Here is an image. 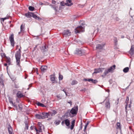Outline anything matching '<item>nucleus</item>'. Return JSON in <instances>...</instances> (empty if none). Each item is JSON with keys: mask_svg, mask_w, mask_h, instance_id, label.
Here are the masks:
<instances>
[{"mask_svg": "<svg viewBox=\"0 0 134 134\" xmlns=\"http://www.w3.org/2000/svg\"><path fill=\"white\" fill-rule=\"evenodd\" d=\"M81 25L82 26H79L75 29V31L76 33H79L84 31L85 26L84 24H82Z\"/></svg>", "mask_w": 134, "mask_h": 134, "instance_id": "1", "label": "nucleus"}, {"mask_svg": "<svg viewBox=\"0 0 134 134\" xmlns=\"http://www.w3.org/2000/svg\"><path fill=\"white\" fill-rule=\"evenodd\" d=\"M116 66L114 65L113 66H111L110 68L107 70H105L104 73V74L102 75V76L103 77L106 76L109 72H111L112 70H114L115 69Z\"/></svg>", "mask_w": 134, "mask_h": 134, "instance_id": "2", "label": "nucleus"}, {"mask_svg": "<svg viewBox=\"0 0 134 134\" xmlns=\"http://www.w3.org/2000/svg\"><path fill=\"white\" fill-rule=\"evenodd\" d=\"M78 110V106L76 105L73 107L71 110H70V113L73 117L74 116L76 115Z\"/></svg>", "mask_w": 134, "mask_h": 134, "instance_id": "3", "label": "nucleus"}, {"mask_svg": "<svg viewBox=\"0 0 134 134\" xmlns=\"http://www.w3.org/2000/svg\"><path fill=\"white\" fill-rule=\"evenodd\" d=\"M9 39L11 43V45L13 47L14 46V35L12 34L9 37Z\"/></svg>", "mask_w": 134, "mask_h": 134, "instance_id": "4", "label": "nucleus"}, {"mask_svg": "<svg viewBox=\"0 0 134 134\" xmlns=\"http://www.w3.org/2000/svg\"><path fill=\"white\" fill-rule=\"evenodd\" d=\"M63 35L65 37L69 36L71 35V32L68 30H65L63 33Z\"/></svg>", "mask_w": 134, "mask_h": 134, "instance_id": "5", "label": "nucleus"}, {"mask_svg": "<svg viewBox=\"0 0 134 134\" xmlns=\"http://www.w3.org/2000/svg\"><path fill=\"white\" fill-rule=\"evenodd\" d=\"M104 68H102L96 69L94 70L95 71L93 72V74H94V73H97L102 72V71L104 70Z\"/></svg>", "mask_w": 134, "mask_h": 134, "instance_id": "6", "label": "nucleus"}, {"mask_svg": "<svg viewBox=\"0 0 134 134\" xmlns=\"http://www.w3.org/2000/svg\"><path fill=\"white\" fill-rule=\"evenodd\" d=\"M48 48V46H47L46 45L44 46H42L40 48L41 51L43 52H44L47 51Z\"/></svg>", "mask_w": 134, "mask_h": 134, "instance_id": "7", "label": "nucleus"}, {"mask_svg": "<svg viewBox=\"0 0 134 134\" xmlns=\"http://www.w3.org/2000/svg\"><path fill=\"white\" fill-rule=\"evenodd\" d=\"M75 53L78 55H80V56L82 55V52L81 50L78 49H76Z\"/></svg>", "mask_w": 134, "mask_h": 134, "instance_id": "8", "label": "nucleus"}, {"mask_svg": "<svg viewBox=\"0 0 134 134\" xmlns=\"http://www.w3.org/2000/svg\"><path fill=\"white\" fill-rule=\"evenodd\" d=\"M48 113L49 116H53L54 115L56 114L57 113V112L55 110H53Z\"/></svg>", "mask_w": 134, "mask_h": 134, "instance_id": "9", "label": "nucleus"}, {"mask_svg": "<svg viewBox=\"0 0 134 134\" xmlns=\"http://www.w3.org/2000/svg\"><path fill=\"white\" fill-rule=\"evenodd\" d=\"M129 53L131 56L134 54V45L131 46V48L129 51Z\"/></svg>", "mask_w": 134, "mask_h": 134, "instance_id": "10", "label": "nucleus"}, {"mask_svg": "<svg viewBox=\"0 0 134 134\" xmlns=\"http://www.w3.org/2000/svg\"><path fill=\"white\" fill-rule=\"evenodd\" d=\"M71 114V113H70V110H68L65 113V115L67 117H73L72 115Z\"/></svg>", "mask_w": 134, "mask_h": 134, "instance_id": "11", "label": "nucleus"}, {"mask_svg": "<svg viewBox=\"0 0 134 134\" xmlns=\"http://www.w3.org/2000/svg\"><path fill=\"white\" fill-rule=\"evenodd\" d=\"M105 44H98L97 45L96 48L98 49H102L105 45Z\"/></svg>", "mask_w": 134, "mask_h": 134, "instance_id": "12", "label": "nucleus"}, {"mask_svg": "<svg viewBox=\"0 0 134 134\" xmlns=\"http://www.w3.org/2000/svg\"><path fill=\"white\" fill-rule=\"evenodd\" d=\"M66 1V2L65 3V4L66 6H69L73 4L71 2V0H67Z\"/></svg>", "mask_w": 134, "mask_h": 134, "instance_id": "13", "label": "nucleus"}, {"mask_svg": "<svg viewBox=\"0 0 134 134\" xmlns=\"http://www.w3.org/2000/svg\"><path fill=\"white\" fill-rule=\"evenodd\" d=\"M21 53L19 52H16L15 54L16 59H20L21 58Z\"/></svg>", "mask_w": 134, "mask_h": 134, "instance_id": "14", "label": "nucleus"}, {"mask_svg": "<svg viewBox=\"0 0 134 134\" xmlns=\"http://www.w3.org/2000/svg\"><path fill=\"white\" fill-rule=\"evenodd\" d=\"M42 119H44L46 118H48V116H49V113H42Z\"/></svg>", "mask_w": 134, "mask_h": 134, "instance_id": "15", "label": "nucleus"}, {"mask_svg": "<svg viewBox=\"0 0 134 134\" xmlns=\"http://www.w3.org/2000/svg\"><path fill=\"white\" fill-rule=\"evenodd\" d=\"M47 67L46 66H42L41 68V69L42 71L45 72L47 69Z\"/></svg>", "mask_w": 134, "mask_h": 134, "instance_id": "16", "label": "nucleus"}, {"mask_svg": "<svg viewBox=\"0 0 134 134\" xmlns=\"http://www.w3.org/2000/svg\"><path fill=\"white\" fill-rule=\"evenodd\" d=\"M17 97L19 98H21L23 97H24L25 96L23 95L21 92L20 91H18L16 94Z\"/></svg>", "mask_w": 134, "mask_h": 134, "instance_id": "17", "label": "nucleus"}, {"mask_svg": "<svg viewBox=\"0 0 134 134\" xmlns=\"http://www.w3.org/2000/svg\"><path fill=\"white\" fill-rule=\"evenodd\" d=\"M105 107L109 109L110 107V103L109 100H107L105 104Z\"/></svg>", "mask_w": 134, "mask_h": 134, "instance_id": "18", "label": "nucleus"}, {"mask_svg": "<svg viewBox=\"0 0 134 134\" xmlns=\"http://www.w3.org/2000/svg\"><path fill=\"white\" fill-rule=\"evenodd\" d=\"M31 17H33L34 18L36 19H38L39 20H41L42 19L37 16L35 14L33 13H32Z\"/></svg>", "mask_w": 134, "mask_h": 134, "instance_id": "19", "label": "nucleus"}, {"mask_svg": "<svg viewBox=\"0 0 134 134\" xmlns=\"http://www.w3.org/2000/svg\"><path fill=\"white\" fill-rule=\"evenodd\" d=\"M9 102H10V103L11 104H12V105H13V106L15 108L16 110H18V109L17 107V106L16 105H15V103H13V101L10 99H9Z\"/></svg>", "mask_w": 134, "mask_h": 134, "instance_id": "20", "label": "nucleus"}, {"mask_svg": "<svg viewBox=\"0 0 134 134\" xmlns=\"http://www.w3.org/2000/svg\"><path fill=\"white\" fill-rule=\"evenodd\" d=\"M50 78L51 81H52L53 83H55L57 82V81L55 80V78L53 75H51Z\"/></svg>", "mask_w": 134, "mask_h": 134, "instance_id": "21", "label": "nucleus"}, {"mask_svg": "<svg viewBox=\"0 0 134 134\" xmlns=\"http://www.w3.org/2000/svg\"><path fill=\"white\" fill-rule=\"evenodd\" d=\"M75 120H73L71 122V126L70 129L71 130H72L74 127L75 125Z\"/></svg>", "mask_w": 134, "mask_h": 134, "instance_id": "22", "label": "nucleus"}, {"mask_svg": "<svg viewBox=\"0 0 134 134\" xmlns=\"http://www.w3.org/2000/svg\"><path fill=\"white\" fill-rule=\"evenodd\" d=\"M65 123L66 125L68 126L70 125V121L68 119H66L64 120Z\"/></svg>", "mask_w": 134, "mask_h": 134, "instance_id": "23", "label": "nucleus"}, {"mask_svg": "<svg viewBox=\"0 0 134 134\" xmlns=\"http://www.w3.org/2000/svg\"><path fill=\"white\" fill-rule=\"evenodd\" d=\"M32 13L28 12L25 14V16L28 18H30L31 17Z\"/></svg>", "mask_w": 134, "mask_h": 134, "instance_id": "24", "label": "nucleus"}, {"mask_svg": "<svg viewBox=\"0 0 134 134\" xmlns=\"http://www.w3.org/2000/svg\"><path fill=\"white\" fill-rule=\"evenodd\" d=\"M24 26L21 25L20 26V31L18 32V34H19L21 32H23L24 30Z\"/></svg>", "mask_w": 134, "mask_h": 134, "instance_id": "25", "label": "nucleus"}, {"mask_svg": "<svg viewBox=\"0 0 134 134\" xmlns=\"http://www.w3.org/2000/svg\"><path fill=\"white\" fill-rule=\"evenodd\" d=\"M35 116L36 118L39 119H43L42 116L39 114H36Z\"/></svg>", "mask_w": 134, "mask_h": 134, "instance_id": "26", "label": "nucleus"}, {"mask_svg": "<svg viewBox=\"0 0 134 134\" xmlns=\"http://www.w3.org/2000/svg\"><path fill=\"white\" fill-rule=\"evenodd\" d=\"M9 126L8 127V130L9 133L12 132V129L10 125H9Z\"/></svg>", "mask_w": 134, "mask_h": 134, "instance_id": "27", "label": "nucleus"}, {"mask_svg": "<svg viewBox=\"0 0 134 134\" xmlns=\"http://www.w3.org/2000/svg\"><path fill=\"white\" fill-rule=\"evenodd\" d=\"M25 129H26L27 130H28V121L27 120H26L25 122Z\"/></svg>", "mask_w": 134, "mask_h": 134, "instance_id": "28", "label": "nucleus"}, {"mask_svg": "<svg viewBox=\"0 0 134 134\" xmlns=\"http://www.w3.org/2000/svg\"><path fill=\"white\" fill-rule=\"evenodd\" d=\"M20 59H16V64L17 65H18L19 67L20 66Z\"/></svg>", "mask_w": 134, "mask_h": 134, "instance_id": "29", "label": "nucleus"}, {"mask_svg": "<svg viewBox=\"0 0 134 134\" xmlns=\"http://www.w3.org/2000/svg\"><path fill=\"white\" fill-rule=\"evenodd\" d=\"M78 82L77 81L75 80H73L71 83V84L72 85L76 84Z\"/></svg>", "mask_w": 134, "mask_h": 134, "instance_id": "30", "label": "nucleus"}, {"mask_svg": "<svg viewBox=\"0 0 134 134\" xmlns=\"http://www.w3.org/2000/svg\"><path fill=\"white\" fill-rule=\"evenodd\" d=\"M129 68L128 67H126L123 69V71L125 73H126L129 71Z\"/></svg>", "mask_w": 134, "mask_h": 134, "instance_id": "31", "label": "nucleus"}, {"mask_svg": "<svg viewBox=\"0 0 134 134\" xmlns=\"http://www.w3.org/2000/svg\"><path fill=\"white\" fill-rule=\"evenodd\" d=\"M37 104L38 106H40L42 107H46L43 104L39 102L37 103Z\"/></svg>", "mask_w": 134, "mask_h": 134, "instance_id": "32", "label": "nucleus"}, {"mask_svg": "<svg viewBox=\"0 0 134 134\" xmlns=\"http://www.w3.org/2000/svg\"><path fill=\"white\" fill-rule=\"evenodd\" d=\"M52 8L55 11H57V10L56 8H57V7L55 6V5H50Z\"/></svg>", "mask_w": 134, "mask_h": 134, "instance_id": "33", "label": "nucleus"}, {"mask_svg": "<svg viewBox=\"0 0 134 134\" xmlns=\"http://www.w3.org/2000/svg\"><path fill=\"white\" fill-rule=\"evenodd\" d=\"M10 60L11 59L10 58H7L6 60V62L9 65H10Z\"/></svg>", "mask_w": 134, "mask_h": 134, "instance_id": "34", "label": "nucleus"}, {"mask_svg": "<svg viewBox=\"0 0 134 134\" xmlns=\"http://www.w3.org/2000/svg\"><path fill=\"white\" fill-rule=\"evenodd\" d=\"M61 122V121L60 120H56L55 121L54 123L56 125H57L59 124Z\"/></svg>", "mask_w": 134, "mask_h": 134, "instance_id": "35", "label": "nucleus"}, {"mask_svg": "<svg viewBox=\"0 0 134 134\" xmlns=\"http://www.w3.org/2000/svg\"><path fill=\"white\" fill-rule=\"evenodd\" d=\"M129 102V101H127L126 100L125 101V103L126 104L125 105V109L126 111V112H127V105H128V104Z\"/></svg>", "mask_w": 134, "mask_h": 134, "instance_id": "36", "label": "nucleus"}, {"mask_svg": "<svg viewBox=\"0 0 134 134\" xmlns=\"http://www.w3.org/2000/svg\"><path fill=\"white\" fill-rule=\"evenodd\" d=\"M41 126H40L38 128V133H39L40 132H41L42 131V129L41 128L42 126V125H41Z\"/></svg>", "mask_w": 134, "mask_h": 134, "instance_id": "37", "label": "nucleus"}, {"mask_svg": "<svg viewBox=\"0 0 134 134\" xmlns=\"http://www.w3.org/2000/svg\"><path fill=\"white\" fill-rule=\"evenodd\" d=\"M0 83L2 85L4 86V83H3V81L2 78L0 77Z\"/></svg>", "mask_w": 134, "mask_h": 134, "instance_id": "38", "label": "nucleus"}, {"mask_svg": "<svg viewBox=\"0 0 134 134\" xmlns=\"http://www.w3.org/2000/svg\"><path fill=\"white\" fill-rule=\"evenodd\" d=\"M29 9L31 11H33L34 9V7L32 6H29Z\"/></svg>", "mask_w": 134, "mask_h": 134, "instance_id": "39", "label": "nucleus"}, {"mask_svg": "<svg viewBox=\"0 0 134 134\" xmlns=\"http://www.w3.org/2000/svg\"><path fill=\"white\" fill-rule=\"evenodd\" d=\"M114 41L115 45H116L117 44L118 40L116 37H115L114 38Z\"/></svg>", "mask_w": 134, "mask_h": 134, "instance_id": "40", "label": "nucleus"}, {"mask_svg": "<svg viewBox=\"0 0 134 134\" xmlns=\"http://www.w3.org/2000/svg\"><path fill=\"white\" fill-rule=\"evenodd\" d=\"M18 107L19 108V109L20 110H21L23 109V107L21 104H19L18 105Z\"/></svg>", "mask_w": 134, "mask_h": 134, "instance_id": "41", "label": "nucleus"}, {"mask_svg": "<svg viewBox=\"0 0 134 134\" xmlns=\"http://www.w3.org/2000/svg\"><path fill=\"white\" fill-rule=\"evenodd\" d=\"M38 69L37 68H34L32 70V72H34L36 71H37V72H38Z\"/></svg>", "mask_w": 134, "mask_h": 134, "instance_id": "42", "label": "nucleus"}, {"mask_svg": "<svg viewBox=\"0 0 134 134\" xmlns=\"http://www.w3.org/2000/svg\"><path fill=\"white\" fill-rule=\"evenodd\" d=\"M63 76L61 75L60 74H59V79L60 80H62L63 79Z\"/></svg>", "mask_w": 134, "mask_h": 134, "instance_id": "43", "label": "nucleus"}, {"mask_svg": "<svg viewBox=\"0 0 134 134\" xmlns=\"http://www.w3.org/2000/svg\"><path fill=\"white\" fill-rule=\"evenodd\" d=\"M117 128H119L120 129L121 126H120V123L119 122H118L117 124Z\"/></svg>", "mask_w": 134, "mask_h": 134, "instance_id": "44", "label": "nucleus"}, {"mask_svg": "<svg viewBox=\"0 0 134 134\" xmlns=\"http://www.w3.org/2000/svg\"><path fill=\"white\" fill-rule=\"evenodd\" d=\"M92 82L94 83H96L97 82V81L96 80L92 79Z\"/></svg>", "mask_w": 134, "mask_h": 134, "instance_id": "45", "label": "nucleus"}, {"mask_svg": "<svg viewBox=\"0 0 134 134\" xmlns=\"http://www.w3.org/2000/svg\"><path fill=\"white\" fill-rule=\"evenodd\" d=\"M57 97L59 99H61L62 97L60 94L57 95Z\"/></svg>", "mask_w": 134, "mask_h": 134, "instance_id": "46", "label": "nucleus"}, {"mask_svg": "<svg viewBox=\"0 0 134 134\" xmlns=\"http://www.w3.org/2000/svg\"><path fill=\"white\" fill-rule=\"evenodd\" d=\"M17 92V91L16 89H14L13 90V93L14 94H16Z\"/></svg>", "mask_w": 134, "mask_h": 134, "instance_id": "47", "label": "nucleus"}, {"mask_svg": "<svg viewBox=\"0 0 134 134\" xmlns=\"http://www.w3.org/2000/svg\"><path fill=\"white\" fill-rule=\"evenodd\" d=\"M60 4L62 6H64L65 5V3H64V2L63 1L61 2H60Z\"/></svg>", "mask_w": 134, "mask_h": 134, "instance_id": "48", "label": "nucleus"}, {"mask_svg": "<svg viewBox=\"0 0 134 134\" xmlns=\"http://www.w3.org/2000/svg\"><path fill=\"white\" fill-rule=\"evenodd\" d=\"M87 127V125H86L85 126L84 129L83 130V131H85Z\"/></svg>", "mask_w": 134, "mask_h": 134, "instance_id": "49", "label": "nucleus"}, {"mask_svg": "<svg viewBox=\"0 0 134 134\" xmlns=\"http://www.w3.org/2000/svg\"><path fill=\"white\" fill-rule=\"evenodd\" d=\"M34 129H35V130L36 131L37 133H38V130L35 127Z\"/></svg>", "mask_w": 134, "mask_h": 134, "instance_id": "50", "label": "nucleus"}, {"mask_svg": "<svg viewBox=\"0 0 134 134\" xmlns=\"http://www.w3.org/2000/svg\"><path fill=\"white\" fill-rule=\"evenodd\" d=\"M131 101H130V103L129 104V109H130V108H131Z\"/></svg>", "mask_w": 134, "mask_h": 134, "instance_id": "51", "label": "nucleus"}, {"mask_svg": "<svg viewBox=\"0 0 134 134\" xmlns=\"http://www.w3.org/2000/svg\"><path fill=\"white\" fill-rule=\"evenodd\" d=\"M16 52H19L20 53H21V51L20 48H19V51H17Z\"/></svg>", "mask_w": 134, "mask_h": 134, "instance_id": "52", "label": "nucleus"}, {"mask_svg": "<svg viewBox=\"0 0 134 134\" xmlns=\"http://www.w3.org/2000/svg\"><path fill=\"white\" fill-rule=\"evenodd\" d=\"M129 97H128V96H127L126 100L127 101H129Z\"/></svg>", "mask_w": 134, "mask_h": 134, "instance_id": "53", "label": "nucleus"}, {"mask_svg": "<svg viewBox=\"0 0 134 134\" xmlns=\"http://www.w3.org/2000/svg\"><path fill=\"white\" fill-rule=\"evenodd\" d=\"M7 19V18H2L1 19H2V21H4V20L6 19Z\"/></svg>", "mask_w": 134, "mask_h": 134, "instance_id": "54", "label": "nucleus"}, {"mask_svg": "<svg viewBox=\"0 0 134 134\" xmlns=\"http://www.w3.org/2000/svg\"><path fill=\"white\" fill-rule=\"evenodd\" d=\"M52 3L53 4H54L56 2L55 1L53 0L52 1Z\"/></svg>", "mask_w": 134, "mask_h": 134, "instance_id": "55", "label": "nucleus"}, {"mask_svg": "<svg viewBox=\"0 0 134 134\" xmlns=\"http://www.w3.org/2000/svg\"><path fill=\"white\" fill-rule=\"evenodd\" d=\"M42 102L43 103H44V102H45V99H43L42 100Z\"/></svg>", "mask_w": 134, "mask_h": 134, "instance_id": "56", "label": "nucleus"}, {"mask_svg": "<svg viewBox=\"0 0 134 134\" xmlns=\"http://www.w3.org/2000/svg\"><path fill=\"white\" fill-rule=\"evenodd\" d=\"M92 79H88L87 81L89 82H90V81H92Z\"/></svg>", "mask_w": 134, "mask_h": 134, "instance_id": "57", "label": "nucleus"}, {"mask_svg": "<svg viewBox=\"0 0 134 134\" xmlns=\"http://www.w3.org/2000/svg\"><path fill=\"white\" fill-rule=\"evenodd\" d=\"M34 128V126H31L30 127V129L31 130H32Z\"/></svg>", "mask_w": 134, "mask_h": 134, "instance_id": "58", "label": "nucleus"}, {"mask_svg": "<svg viewBox=\"0 0 134 134\" xmlns=\"http://www.w3.org/2000/svg\"><path fill=\"white\" fill-rule=\"evenodd\" d=\"M64 122H65L64 120V121H62V123H61L62 125H63L64 124Z\"/></svg>", "mask_w": 134, "mask_h": 134, "instance_id": "59", "label": "nucleus"}, {"mask_svg": "<svg viewBox=\"0 0 134 134\" xmlns=\"http://www.w3.org/2000/svg\"><path fill=\"white\" fill-rule=\"evenodd\" d=\"M11 79H12V81H14L15 80V79H16L15 78H14V79L12 78Z\"/></svg>", "mask_w": 134, "mask_h": 134, "instance_id": "60", "label": "nucleus"}, {"mask_svg": "<svg viewBox=\"0 0 134 134\" xmlns=\"http://www.w3.org/2000/svg\"><path fill=\"white\" fill-rule=\"evenodd\" d=\"M15 88H19V87L18 86H17V85H15Z\"/></svg>", "mask_w": 134, "mask_h": 134, "instance_id": "61", "label": "nucleus"}, {"mask_svg": "<svg viewBox=\"0 0 134 134\" xmlns=\"http://www.w3.org/2000/svg\"><path fill=\"white\" fill-rule=\"evenodd\" d=\"M121 37V38H124V36H122Z\"/></svg>", "mask_w": 134, "mask_h": 134, "instance_id": "62", "label": "nucleus"}, {"mask_svg": "<svg viewBox=\"0 0 134 134\" xmlns=\"http://www.w3.org/2000/svg\"><path fill=\"white\" fill-rule=\"evenodd\" d=\"M84 80L85 81H87L88 79H84Z\"/></svg>", "mask_w": 134, "mask_h": 134, "instance_id": "63", "label": "nucleus"}, {"mask_svg": "<svg viewBox=\"0 0 134 134\" xmlns=\"http://www.w3.org/2000/svg\"><path fill=\"white\" fill-rule=\"evenodd\" d=\"M7 63H5L4 64V65L5 66H7Z\"/></svg>", "mask_w": 134, "mask_h": 134, "instance_id": "64", "label": "nucleus"}]
</instances>
